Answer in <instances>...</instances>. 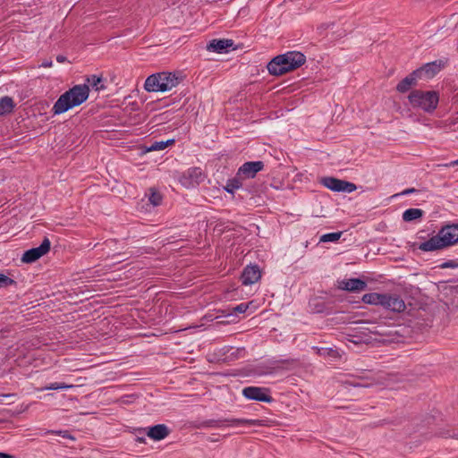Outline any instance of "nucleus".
<instances>
[{"mask_svg":"<svg viewBox=\"0 0 458 458\" xmlns=\"http://www.w3.org/2000/svg\"><path fill=\"white\" fill-rule=\"evenodd\" d=\"M89 94V87L87 84L75 85L62 94L54 104L52 112L54 114H61L69 109L78 106L85 102Z\"/></svg>","mask_w":458,"mask_h":458,"instance_id":"nucleus-1","label":"nucleus"},{"mask_svg":"<svg viewBox=\"0 0 458 458\" xmlns=\"http://www.w3.org/2000/svg\"><path fill=\"white\" fill-rule=\"evenodd\" d=\"M306 61L305 55L298 51H290L274 57L267 64L270 74L280 76L301 66Z\"/></svg>","mask_w":458,"mask_h":458,"instance_id":"nucleus-2","label":"nucleus"},{"mask_svg":"<svg viewBox=\"0 0 458 458\" xmlns=\"http://www.w3.org/2000/svg\"><path fill=\"white\" fill-rule=\"evenodd\" d=\"M458 242V225H447L442 227L437 235L421 242L419 250L422 251H434L445 249Z\"/></svg>","mask_w":458,"mask_h":458,"instance_id":"nucleus-3","label":"nucleus"},{"mask_svg":"<svg viewBox=\"0 0 458 458\" xmlns=\"http://www.w3.org/2000/svg\"><path fill=\"white\" fill-rule=\"evenodd\" d=\"M182 76L174 72H158L147 78L144 89L148 92H165L171 90L180 84Z\"/></svg>","mask_w":458,"mask_h":458,"instance_id":"nucleus-4","label":"nucleus"},{"mask_svg":"<svg viewBox=\"0 0 458 458\" xmlns=\"http://www.w3.org/2000/svg\"><path fill=\"white\" fill-rule=\"evenodd\" d=\"M408 99L412 107L432 113L437 107L439 95L435 90L414 89L409 94Z\"/></svg>","mask_w":458,"mask_h":458,"instance_id":"nucleus-5","label":"nucleus"},{"mask_svg":"<svg viewBox=\"0 0 458 458\" xmlns=\"http://www.w3.org/2000/svg\"><path fill=\"white\" fill-rule=\"evenodd\" d=\"M225 423H228L230 426L239 427H263L266 426V421L263 420H248V419H224V420H209L203 422L205 427L209 428H222Z\"/></svg>","mask_w":458,"mask_h":458,"instance_id":"nucleus-6","label":"nucleus"},{"mask_svg":"<svg viewBox=\"0 0 458 458\" xmlns=\"http://www.w3.org/2000/svg\"><path fill=\"white\" fill-rule=\"evenodd\" d=\"M321 183L327 189L338 192L342 191L350 193L357 189L354 183L335 177H324L321 179Z\"/></svg>","mask_w":458,"mask_h":458,"instance_id":"nucleus-7","label":"nucleus"},{"mask_svg":"<svg viewBox=\"0 0 458 458\" xmlns=\"http://www.w3.org/2000/svg\"><path fill=\"white\" fill-rule=\"evenodd\" d=\"M51 242L48 238H44L43 242L38 247L32 248L24 252L21 257L23 263H32L47 254L50 250Z\"/></svg>","mask_w":458,"mask_h":458,"instance_id":"nucleus-8","label":"nucleus"},{"mask_svg":"<svg viewBox=\"0 0 458 458\" xmlns=\"http://www.w3.org/2000/svg\"><path fill=\"white\" fill-rule=\"evenodd\" d=\"M269 389L258 386H248L243 388L242 394L250 400H255L265 403H271L273 398L267 393Z\"/></svg>","mask_w":458,"mask_h":458,"instance_id":"nucleus-9","label":"nucleus"},{"mask_svg":"<svg viewBox=\"0 0 458 458\" xmlns=\"http://www.w3.org/2000/svg\"><path fill=\"white\" fill-rule=\"evenodd\" d=\"M264 163L262 161H249L245 162L238 169L237 175L242 179H252L256 174L263 170Z\"/></svg>","mask_w":458,"mask_h":458,"instance_id":"nucleus-10","label":"nucleus"},{"mask_svg":"<svg viewBox=\"0 0 458 458\" xmlns=\"http://www.w3.org/2000/svg\"><path fill=\"white\" fill-rule=\"evenodd\" d=\"M386 310L394 312H403L406 306L402 298L394 294H382V301L380 304Z\"/></svg>","mask_w":458,"mask_h":458,"instance_id":"nucleus-11","label":"nucleus"},{"mask_svg":"<svg viewBox=\"0 0 458 458\" xmlns=\"http://www.w3.org/2000/svg\"><path fill=\"white\" fill-rule=\"evenodd\" d=\"M367 284L359 278H351L338 282V288L348 292H360L365 290Z\"/></svg>","mask_w":458,"mask_h":458,"instance_id":"nucleus-12","label":"nucleus"},{"mask_svg":"<svg viewBox=\"0 0 458 458\" xmlns=\"http://www.w3.org/2000/svg\"><path fill=\"white\" fill-rule=\"evenodd\" d=\"M445 63L441 60L439 61H434L431 63H428L422 67L417 69L416 71H419V76L421 79L423 75L429 79L434 77L437 72L441 71V69L444 67Z\"/></svg>","mask_w":458,"mask_h":458,"instance_id":"nucleus-13","label":"nucleus"},{"mask_svg":"<svg viewBox=\"0 0 458 458\" xmlns=\"http://www.w3.org/2000/svg\"><path fill=\"white\" fill-rule=\"evenodd\" d=\"M260 277L261 273L258 266H247L242 274V282L249 285L258 282Z\"/></svg>","mask_w":458,"mask_h":458,"instance_id":"nucleus-14","label":"nucleus"},{"mask_svg":"<svg viewBox=\"0 0 458 458\" xmlns=\"http://www.w3.org/2000/svg\"><path fill=\"white\" fill-rule=\"evenodd\" d=\"M203 180V174L200 168L193 167L182 175V182L183 184L190 186L199 184Z\"/></svg>","mask_w":458,"mask_h":458,"instance_id":"nucleus-15","label":"nucleus"},{"mask_svg":"<svg viewBox=\"0 0 458 458\" xmlns=\"http://www.w3.org/2000/svg\"><path fill=\"white\" fill-rule=\"evenodd\" d=\"M420 79L419 71H413L397 84L396 90L401 93H405L411 89V87L416 86Z\"/></svg>","mask_w":458,"mask_h":458,"instance_id":"nucleus-16","label":"nucleus"},{"mask_svg":"<svg viewBox=\"0 0 458 458\" xmlns=\"http://www.w3.org/2000/svg\"><path fill=\"white\" fill-rule=\"evenodd\" d=\"M170 431L165 424H157L148 428L147 436L153 440H162L169 435Z\"/></svg>","mask_w":458,"mask_h":458,"instance_id":"nucleus-17","label":"nucleus"},{"mask_svg":"<svg viewBox=\"0 0 458 458\" xmlns=\"http://www.w3.org/2000/svg\"><path fill=\"white\" fill-rule=\"evenodd\" d=\"M233 45V41L232 39H213L207 46V49L208 51H213L216 53H223L226 51L229 47Z\"/></svg>","mask_w":458,"mask_h":458,"instance_id":"nucleus-18","label":"nucleus"},{"mask_svg":"<svg viewBox=\"0 0 458 458\" xmlns=\"http://www.w3.org/2000/svg\"><path fill=\"white\" fill-rule=\"evenodd\" d=\"M14 102L10 97H3L0 98V115L11 113L14 108Z\"/></svg>","mask_w":458,"mask_h":458,"instance_id":"nucleus-19","label":"nucleus"},{"mask_svg":"<svg viewBox=\"0 0 458 458\" xmlns=\"http://www.w3.org/2000/svg\"><path fill=\"white\" fill-rule=\"evenodd\" d=\"M424 212L420 208H409L403 213V219L405 222H411L422 217Z\"/></svg>","mask_w":458,"mask_h":458,"instance_id":"nucleus-20","label":"nucleus"},{"mask_svg":"<svg viewBox=\"0 0 458 458\" xmlns=\"http://www.w3.org/2000/svg\"><path fill=\"white\" fill-rule=\"evenodd\" d=\"M242 177H236L230 179L227 181L226 185L225 186V190L229 193H233V191L237 189H240L242 186Z\"/></svg>","mask_w":458,"mask_h":458,"instance_id":"nucleus-21","label":"nucleus"},{"mask_svg":"<svg viewBox=\"0 0 458 458\" xmlns=\"http://www.w3.org/2000/svg\"><path fill=\"white\" fill-rule=\"evenodd\" d=\"M364 303L380 305L382 301V294L377 293H366L362 297Z\"/></svg>","mask_w":458,"mask_h":458,"instance_id":"nucleus-22","label":"nucleus"},{"mask_svg":"<svg viewBox=\"0 0 458 458\" xmlns=\"http://www.w3.org/2000/svg\"><path fill=\"white\" fill-rule=\"evenodd\" d=\"M174 142V140H168L166 141H155L149 147H148V151H157L163 150L169 145H172Z\"/></svg>","mask_w":458,"mask_h":458,"instance_id":"nucleus-23","label":"nucleus"},{"mask_svg":"<svg viewBox=\"0 0 458 458\" xmlns=\"http://www.w3.org/2000/svg\"><path fill=\"white\" fill-rule=\"evenodd\" d=\"M87 82L96 90H100L104 89V86L100 83L102 82V78L98 77L97 75H91L90 77L87 78Z\"/></svg>","mask_w":458,"mask_h":458,"instance_id":"nucleus-24","label":"nucleus"},{"mask_svg":"<svg viewBox=\"0 0 458 458\" xmlns=\"http://www.w3.org/2000/svg\"><path fill=\"white\" fill-rule=\"evenodd\" d=\"M342 233H343L342 232H336V233H329L323 234L320 237V242H336L340 239V237L342 236Z\"/></svg>","mask_w":458,"mask_h":458,"instance_id":"nucleus-25","label":"nucleus"},{"mask_svg":"<svg viewBox=\"0 0 458 458\" xmlns=\"http://www.w3.org/2000/svg\"><path fill=\"white\" fill-rule=\"evenodd\" d=\"M148 201L154 206V207H157V206H159L162 202V196L161 194L153 190V189H150V194L148 196Z\"/></svg>","mask_w":458,"mask_h":458,"instance_id":"nucleus-26","label":"nucleus"},{"mask_svg":"<svg viewBox=\"0 0 458 458\" xmlns=\"http://www.w3.org/2000/svg\"><path fill=\"white\" fill-rule=\"evenodd\" d=\"M48 434L60 436L64 438L70 439L72 441L75 440V437L72 435H71L68 430H47L44 432V435H48Z\"/></svg>","mask_w":458,"mask_h":458,"instance_id":"nucleus-27","label":"nucleus"},{"mask_svg":"<svg viewBox=\"0 0 458 458\" xmlns=\"http://www.w3.org/2000/svg\"><path fill=\"white\" fill-rule=\"evenodd\" d=\"M14 284H16V282L13 279L4 274H0V288H6Z\"/></svg>","mask_w":458,"mask_h":458,"instance_id":"nucleus-28","label":"nucleus"},{"mask_svg":"<svg viewBox=\"0 0 458 458\" xmlns=\"http://www.w3.org/2000/svg\"><path fill=\"white\" fill-rule=\"evenodd\" d=\"M70 386L64 384V383H52L49 386H46L45 389L47 390H58V389H66L69 388Z\"/></svg>","mask_w":458,"mask_h":458,"instance_id":"nucleus-29","label":"nucleus"},{"mask_svg":"<svg viewBox=\"0 0 458 458\" xmlns=\"http://www.w3.org/2000/svg\"><path fill=\"white\" fill-rule=\"evenodd\" d=\"M250 303L251 302H249V303H240L239 305L235 306L233 310L234 313H244L249 309V306H250Z\"/></svg>","mask_w":458,"mask_h":458,"instance_id":"nucleus-30","label":"nucleus"},{"mask_svg":"<svg viewBox=\"0 0 458 458\" xmlns=\"http://www.w3.org/2000/svg\"><path fill=\"white\" fill-rule=\"evenodd\" d=\"M458 267V263L455 260H448L440 265L441 268H454Z\"/></svg>","mask_w":458,"mask_h":458,"instance_id":"nucleus-31","label":"nucleus"},{"mask_svg":"<svg viewBox=\"0 0 458 458\" xmlns=\"http://www.w3.org/2000/svg\"><path fill=\"white\" fill-rule=\"evenodd\" d=\"M325 352H327V354L332 358H338L339 357V353L336 350H334V349H326L325 350Z\"/></svg>","mask_w":458,"mask_h":458,"instance_id":"nucleus-32","label":"nucleus"},{"mask_svg":"<svg viewBox=\"0 0 458 458\" xmlns=\"http://www.w3.org/2000/svg\"><path fill=\"white\" fill-rule=\"evenodd\" d=\"M458 165V159L446 164H438L437 167H452Z\"/></svg>","mask_w":458,"mask_h":458,"instance_id":"nucleus-33","label":"nucleus"},{"mask_svg":"<svg viewBox=\"0 0 458 458\" xmlns=\"http://www.w3.org/2000/svg\"><path fill=\"white\" fill-rule=\"evenodd\" d=\"M371 332L375 333V334H377V335H388L389 333L384 331V330H381V329H378L377 327H376L374 330H371Z\"/></svg>","mask_w":458,"mask_h":458,"instance_id":"nucleus-34","label":"nucleus"},{"mask_svg":"<svg viewBox=\"0 0 458 458\" xmlns=\"http://www.w3.org/2000/svg\"><path fill=\"white\" fill-rule=\"evenodd\" d=\"M53 65V62L51 60L49 61H44L41 64H40V67H44V68H49V67H52Z\"/></svg>","mask_w":458,"mask_h":458,"instance_id":"nucleus-35","label":"nucleus"},{"mask_svg":"<svg viewBox=\"0 0 458 458\" xmlns=\"http://www.w3.org/2000/svg\"><path fill=\"white\" fill-rule=\"evenodd\" d=\"M415 191H417V190H416V189H414V188H409V189L404 190L401 194H402V195H408V194L413 193V192H415Z\"/></svg>","mask_w":458,"mask_h":458,"instance_id":"nucleus-36","label":"nucleus"},{"mask_svg":"<svg viewBox=\"0 0 458 458\" xmlns=\"http://www.w3.org/2000/svg\"><path fill=\"white\" fill-rule=\"evenodd\" d=\"M56 61L58 63H64L66 61V57L64 55H59L56 56Z\"/></svg>","mask_w":458,"mask_h":458,"instance_id":"nucleus-37","label":"nucleus"},{"mask_svg":"<svg viewBox=\"0 0 458 458\" xmlns=\"http://www.w3.org/2000/svg\"><path fill=\"white\" fill-rule=\"evenodd\" d=\"M0 458H14L13 455L0 452Z\"/></svg>","mask_w":458,"mask_h":458,"instance_id":"nucleus-38","label":"nucleus"},{"mask_svg":"<svg viewBox=\"0 0 458 458\" xmlns=\"http://www.w3.org/2000/svg\"><path fill=\"white\" fill-rule=\"evenodd\" d=\"M9 394H0V397H8Z\"/></svg>","mask_w":458,"mask_h":458,"instance_id":"nucleus-39","label":"nucleus"},{"mask_svg":"<svg viewBox=\"0 0 458 458\" xmlns=\"http://www.w3.org/2000/svg\"><path fill=\"white\" fill-rule=\"evenodd\" d=\"M450 124H454H454H455V122H454V121H451V122H450Z\"/></svg>","mask_w":458,"mask_h":458,"instance_id":"nucleus-40","label":"nucleus"}]
</instances>
